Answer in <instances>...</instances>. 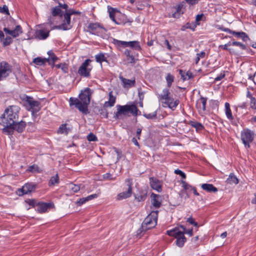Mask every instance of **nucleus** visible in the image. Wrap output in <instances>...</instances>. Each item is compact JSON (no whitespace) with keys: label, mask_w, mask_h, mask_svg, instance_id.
I'll use <instances>...</instances> for the list:
<instances>
[{"label":"nucleus","mask_w":256,"mask_h":256,"mask_svg":"<svg viewBox=\"0 0 256 256\" xmlns=\"http://www.w3.org/2000/svg\"><path fill=\"white\" fill-rule=\"evenodd\" d=\"M36 188V185L32 183L26 184L20 190L22 194H28L34 191Z\"/></svg>","instance_id":"412c9836"},{"label":"nucleus","mask_w":256,"mask_h":256,"mask_svg":"<svg viewBox=\"0 0 256 256\" xmlns=\"http://www.w3.org/2000/svg\"><path fill=\"white\" fill-rule=\"evenodd\" d=\"M48 54L49 56V60L50 59L52 60V64H54V62L56 61L58 59V57L56 56V54L54 53V52L52 50L48 51Z\"/></svg>","instance_id":"a18cd8bd"},{"label":"nucleus","mask_w":256,"mask_h":256,"mask_svg":"<svg viewBox=\"0 0 256 256\" xmlns=\"http://www.w3.org/2000/svg\"><path fill=\"white\" fill-rule=\"evenodd\" d=\"M37 211L39 213H44L47 211L48 208L54 207L52 202H38L36 204Z\"/></svg>","instance_id":"4468645a"},{"label":"nucleus","mask_w":256,"mask_h":256,"mask_svg":"<svg viewBox=\"0 0 256 256\" xmlns=\"http://www.w3.org/2000/svg\"><path fill=\"white\" fill-rule=\"evenodd\" d=\"M100 115L102 116L105 118H108V113L105 108H100L98 110Z\"/></svg>","instance_id":"6e6d98bb"},{"label":"nucleus","mask_w":256,"mask_h":256,"mask_svg":"<svg viewBox=\"0 0 256 256\" xmlns=\"http://www.w3.org/2000/svg\"><path fill=\"white\" fill-rule=\"evenodd\" d=\"M232 46H238L240 47L242 50H246V45H244L243 44H242L240 42H236V41L233 42H232Z\"/></svg>","instance_id":"864d4df0"},{"label":"nucleus","mask_w":256,"mask_h":256,"mask_svg":"<svg viewBox=\"0 0 256 256\" xmlns=\"http://www.w3.org/2000/svg\"><path fill=\"white\" fill-rule=\"evenodd\" d=\"M124 54L126 57V60L128 63H135V58L134 56L132 55V52L130 50H128V49L124 51Z\"/></svg>","instance_id":"c756f323"},{"label":"nucleus","mask_w":256,"mask_h":256,"mask_svg":"<svg viewBox=\"0 0 256 256\" xmlns=\"http://www.w3.org/2000/svg\"><path fill=\"white\" fill-rule=\"evenodd\" d=\"M166 80L167 82V86L170 88L172 86V83L174 80V76L170 74H168L166 76Z\"/></svg>","instance_id":"37998d69"},{"label":"nucleus","mask_w":256,"mask_h":256,"mask_svg":"<svg viewBox=\"0 0 256 256\" xmlns=\"http://www.w3.org/2000/svg\"><path fill=\"white\" fill-rule=\"evenodd\" d=\"M146 195H137L135 196L136 199L137 200L138 202H142L144 201L146 198Z\"/></svg>","instance_id":"052dcab7"},{"label":"nucleus","mask_w":256,"mask_h":256,"mask_svg":"<svg viewBox=\"0 0 256 256\" xmlns=\"http://www.w3.org/2000/svg\"><path fill=\"white\" fill-rule=\"evenodd\" d=\"M96 62L102 64L103 62H107L106 58L103 53H100L95 56Z\"/></svg>","instance_id":"ea45409f"},{"label":"nucleus","mask_w":256,"mask_h":256,"mask_svg":"<svg viewBox=\"0 0 256 256\" xmlns=\"http://www.w3.org/2000/svg\"><path fill=\"white\" fill-rule=\"evenodd\" d=\"M116 108L117 111L114 113V118L116 120L120 119L122 114L126 116L128 112L130 113L132 116H135L138 115V112H140L134 103L124 106L118 104L116 106Z\"/></svg>","instance_id":"39448f33"},{"label":"nucleus","mask_w":256,"mask_h":256,"mask_svg":"<svg viewBox=\"0 0 256 256\" xmlns=\"http://www.w3.org/2000/svg\"><path fill=\"white\" fill-rule=\"evenodd\" d=\"M254 135V132L248 128L244 129L242 131L241 139L246 148L250 147V144L253 141Z\"/></svg>","instance_id":"9d476101"},{"label":"nucleus","mask_w":256,"mask_h":256,"mask_svg":"<svg viewBox=\"0 0 256 256\" xmlns=\"http://www.w3.org/2000/svg\"><path fill=\"white\" fill-rule=\"evenodd\" d=\"M249 98L250 101V107L254 110H256V98L252 96H250Z\"/></svg>","instance_id":"de8ad7c7"},{"label":"nucleus","mask_w":256,"mask_h":256,"mask_svg":"<svg viewBox=\"0 0 256 256\" xmlns=\"http://www.w3.org/2000/svg\"><path fill=\"white\" fill-rule=\"evenodd\" d=\"M68 188L72 193L78 192L80 190V186L73 184H70L68 186Z\"/></svg>","instance_id":"79ce46f5"},{"label":"nucleus","mask_w":256,"mask_h":256,"mask_svg":"<svg viewBox=\"0 0 256 256\" xmlns=\"http://www.w3.org/2000/svg\"><path fill=\"white\" fill-rule=\"evenodd\" d=\"M27 171L32 172H40V170L37 165L33 164L28 166Z\"/></svg>","instance_id":"c03bdc74"},{"label":"nucleus","mask_w":256,"mask_h":256,"mask_svg":"<svg viewBox=\"0 0 256 256\" xmlns=\"http://www.w3.org/2000/svg\"><path fill=\"white\" fill-rule=\"evenodd\" d=\"M232 34L237 38H241L244 42H246L249 40L248 36L244 32H237L233 30Z\"/></svg>","instance_id":"72a5a7b5"},{"label":"nucleus","mask_w":256,"mask_h":256,"mask_svg":"<svg viewBox=\"0 0 256 256\" xmlns=\"http://www.w3.org/2000/svg\"><path fill=\"white\" fill-rule=\"evenodd\" d=\"M108 11L109 16L110 19L118 25H124L126 23L130 21L126 15L123 14L117 11V13L115 15L116 10L114 8L108 6Z\"/></svg>","instance_id":"6e6552de"},{"label":"nucleus","mask_w":256,"mask_h":256,"mask_svg":"<svg viewBox=\"0 0 256 256\" xmlns=\"http://www.w3.org/2000/svg\"><path fill=\"white\" fill-rule=\"evenodd\" d=\"M70 130V128L66 127V124H61L58 130V133L60 134H68Z\"/></svg>","instance_id":"f704fd0d"},{"label":"nucleus","mask_w":256,"mask_h":256,"mask_svg":"<svg viewBox=\"0 0 256 256\" xmlns=\"http://www.w3.org/2000/svg\"><path fill=\"white\" fill-rule=\"evenodd\" d=\"M220 29L222 30V31L228 32L231 34H232V32H233V30H230V29H229L228 28H224L223 27L220 28Z\"/></svg>","instance_id":"774afa93"},{"label":"nucleus","mask_w":256,"mask_h":256,"mask_svg":"<svg viewBox=\"0 0 256 256\" xmlns=\"http://www.w3.org/2000/svg\"><path fill=\"white\" fill-rule=\"evenodd\" d=\"M174 173L176 174H179L183 179H185L186 178V174L180 170H174Z\"/></svg>","instance_id":"bf43d9fd"},{"label":"nucleus","mask_w":256,"mask_h":256,"mask_svg":"<svg viewBox=\"0 0 256 256\" xmlns=\"http://www.w3.org/2000/svg\"><path fill=\"white\" fill-rule=\"evenodd\" d=\"M119 78L122 83V86L124 88H129L135 86V78H134L133 80H129L126 78L122 76H120Z\"/></svg>","instance_id":"a211bd4d"},{"label":"nucleus","mask_w":256,"mask_h":256,"mask_svg":"<svg viewBox=\"0 0 256 256\" xmlns=\"http://www.w3.org/2000/svg\"><path fill=\"white\" fill-rule=\"evenodd\" d=\"M192 232V228L187 230L184 226L180 225L178 227L167 230L166 234L170 236H174L176 238V244L181 248L183 246L186 240L184 234H187L191 236L193 234Z\"/></svg>","instance_id":"7ed1b4c3"},{"label":"nucleus","mask_w":256,"mask_h":256,"mask_svg":"<svg viewBox=\"0 0 256 256\" xmlns=\"http://www.w3.org/2000/svg\"><path fill=\"white\" fill-rule=\"evenodd\" d=\"M130 46L136 50H140L141 46L140 42L136 40L128 42V47Z\"/></svg>","instance_id":"c9c22d12"},{"label":"nucleus","mask_w":256,"mask_h":256,"mask_svg":"<svg viewBox=\"0 0 256 256\" xmlns=\"http://www.w3.org/2000/svg\"><path fill=\"white\" fill-rule=\"evenodd\" d=\"M182 188L185 190H188L190 188H192V186H190V185H189L186 182L184 181V180H182Z\"/></svg>","instance_id":"680f3d73"},{"label":"nucleus","mask_w":256,"mask_h":256,"mask_svg":"<svg viewBox=\"0 0 256 256\" xmlns=\"http://www.w3.org/2000/svg\"><path fill=\"white\" fill-rule=\"evenodd\" d=\"M26 122L24 121L21 120L20 122L16 121V122L14 124V126H11L12 129V134L14 133V130L17 131L18 132H22L26 128Z\"/></svg>","instance_id":"f3484780"},{"label":"nucleus","mask_w":256,"mask_h":256,"mask_svg":"<svg viewBox=\"0 0 256 256\" xmlns=\"http://www.w3.org/2000/svg\"><path fill=\"white\" fill-rule=\"evenodd\" d=\"M91 61L90 59H86L82 64L78 70V73L80 76L85 78H90V71L92 69V66L90 64Z\"/></svg>","instance_id":"1a4fd4ad"},{"label":"nucleus","mask_w":256,"mask_h":256,"mask_svg":"<svg viewBox=\"0 0 256 256\" xmlns=\"http://www.w3.org/2000/svg\"><path fill=\"white\" fill-rule=\"evenodd\" d=\"M142 132V128H138L136 132V136L138 140L140 139V136Z\"/></svg>","instance_id":"0e129e2a"},{"label":"nucleus","mask_w":256,"mask_h":256,"mask_svg":"<svg viewBox=\"0 0 256 256\" xmlns=\"http://www.w3.org/2000/svg\"><path fill=\"white\" fill-rule=\"evenodd\" d=\"M81 12L79 11L75 10L73 9H69L68 11L66 12L64 14V20L65 22H68L69 26H70V28L72 27V24L71 22V15L72 14H76V15H80V14Z\"/></svg>","instance_id":"2eb2a0df"},{"label":"nucleus","mask_w":256,"mask_h":256,"mask_svg":"<svg viewBox=\"0 0 256 256\" xmlns=\"http://www.w3.org/2000/svg\"><path fill=\"white\" fill-rule=\"evenodd\" d=\"M200 100L201 103L202 104V110L204 111L206 109V104L207 101V98L201 96L200 98Z\"/></svg>","instance_id":"603ef678"},{"label":"nucleus","mask_w":256,"mask_h":256,"mask_svg":"<svg viewBox=\"0 0 256 256\" xmlns=\"http://www.w3.org/2000/svg\"><path fill=\"white\" fill-rule=\"evenodd\" d=\"M59 183V177L58 174H56L54 176H52L49 182L48 186H54L56 184H58Z\"/></svg>","instance_id":"a19ab883"},{"label":"nucleus","mask_w":256,"mask_h":256,"mask_svg":"<svg viewBox=\"0 0 256 256\" xmlns=\"http://www.w3.org/2000/svg\"><path fill=\"white\" fill-rule=\"evenodd\" d=\"M87 139L90 142H96V141H98L97 137L93 133H92V132L90 133L87 136Z\"/></svg>","instance_id":"3c124183"},{"label":"nucleus","mask_w":256,"mask_h":256,"mask_svg":"<svg viewBox=\"0 0 256 256\" xmlns=\"http://www.w3.org/2000/svg\"><path fill=\"white\" fill-rule=\"evenodd\" d=\"M132 192L130 189H128L127 191L120 193L117 196V198L118 200H122L130 198L132 196Z\"/></svg>","instance_id":"c85d7f7f"},{"label":"nucleus","mask_w":256,"mask_h":256,"mask_svg":"<svg viewBox=\"0 0 256 256\" xmlns=\"http://www.w3.org/2000/svg\"><path fill=\"white\" fill-rule=\"evenodd\" d=\"M170 93L167 88H164L161 94L158 95V100L162 104L163 106L168 107L174 110L180 103V100L174 98L170 96Z\"/></svg>","instance_id":"20e7f679"},{"label":"nucleus","mask_w":256,"mask_h":256,"mask_svg":"<svg viewBox=\"0 0 256 256\" xmlns=\"http://www.w3.org/2000/svg\"><path fill=\"white\" fill-rule=\"evenodd\" d=\"M136 5L138 10H142L145 7H150L148 0H136Z\"/></svg>","instance_id":"4be33fe9"},{"label":"nucleus","mask_w":256,"mask_h":256,"mask_svg":"<svg viewBox=\"0 0 256 256\" xmlns=\"http://www.w3.org/2000/svg\"><path fill=\"white\" fill-rule=\"evenodd\" d=\"M28 203L29 205L32 206H36L37 204L36 202L34 200H29L28 201Z\"/></svg>","instance_id":"69168bd1"},{"label":"nucleus","mask_w":256,"mask_h":256,"mask_svg":"<svg viewBox=\"0 0 256 256\" xmlns=\"http://www.w3.org/2000/svg\"><path fill=\"white\" fill-rule=\"evenodd\" d=\"M52 66H54L56 68H60L62 70V71L65 74L68 72V65L66 63H61L56 65L54 64H52Z\"/></svg>","instance_id":"58836bf2"},{"label":"nucleus","mask_w":256,"mask_h":256,"mask_svg":"<svg viewBox=\"0 0 256 256\" xmlns=\"http://www.w3.org/2000/svg\"><path fill=\"white\" fill-rule=\"evenodd\" d=\"M158 211H152L148 216L142 224L141 228L142 231H146L148 230L154 228L157 224Z\"/></svg>","instance_id":"0eeeda50"},{"label":"nucleus","mask_w":256,"mask_h":256,"mask_svg":"<svg viewBox=\"0 0 256 256\" xmlns=\"http://www.w3.org/2000/svg\"><path fill=\"white\" fill-rule=\"evenodd\" d=\"M103 178L105 180H116V177H113L112 174L110 173H106L103 175Z\"/></svg>","instance_id":"4d7b16f0"},{"label":"nucleus","mask_w":256,"mask_h":256,"mask_svg":"<svg viewBox=\"0 0 256 256\" xmlns=\"http://www.w3.org/2000/svg\"><path fill=\"white\" fill-rule=\"evenodd\" d=\"M98 197L97 194H92L91 195H90L86 198H80L77 202H76V204L78 206H80L86 202L92 200L94 198H96Z\"/></svg>","instance_id":"393cba45"},{"label":"nucleus","mask_w":256,"mask_h":256,"mask_svg":"<svg viewBox=\"0 0 256 256\" xmlns=\"http://www.w3.org/2000/svg\"><path fill=\"white\" fill-rule=\"evenodd\" d=\"M20 110V107L16 106H10L5 110L0 117V124L4 126L2 129V132L7 134H12V128L11 126H14L18 120Z\"/></svg>","instance_id":"f257e3e1"},{"label":"nucleus","mask_w":256,"mask_h":256,"mask_svg":"<svg viewBox=\"0 0 256 256\" xmlns=\"http://www.w3.org/2000/svg\"><path fill=\"white\" fill-rule=\"evenodd\" d=\"M112 43L118 48L123 46L124 48L128 47V42L119 40L114 38Z\"/></svg>","instance_id":"e433bc0d"},{"label":"nucleus","mask_w":256,"mask_h":256,"mask_svg":"<svg viewBox=\"0 0 256 256\" xmlns=\"http://www.w3.org/2000/svg\"><path fill=\"white\" fill-rule=\"evenodd\" d=\"M226 182L230 184H236L238 183V180L233 173H231L227 178Z\"/></svg>","instance_id":"2f4dec72"},{"label":"nucleus","mask_w":256,"mask_h":256,"mask_svg":"<svg viewBox=\"0 0 256 256\" xmlns=\"http://www.w3.org/2000/svg\"><path fill=\"white\" fill-rule=\"evenodd\" d=\"M189 124L194 128L197 132L200 131L204 128V126L197 121L190 120L189 122Z\"/></svg>","instance_id":"473e14b6"},{"label":"nucleus","mask_w":256,"mask_h":256,"mask_svg":"<svg viewBox=\"0 0 256 256\" xmlns=\"http://www.w3.org/2000/svg\"><path fill=\"white\" fill-rule=\"evenodd\" d=\"M201 188L204 190L208 192H216L218 191V188L214 187L212 184H202Z\"/></svg>","instance_id":"bb28decb"},{"label":"nucleus","mask_w":256,"mask_h":256,"mask_svg":"<svg viewBox=\"0 0 256 256\" xmlns=\"http://www.w3.org/2000/svg\"><path fill=\"white\" fill-rule=\"evenodd\" d=\"M92 92L93 90L88 88L81 90L78 96L79 99L74 98H70V106L74 105L80 112L87 114L88 112V106L90 103Z\"/></svg>","instance_id":"f03ea898"},{"label":"nucleus","mask_w":256,"mask_h":256,"mask_svg":"<svg viewBox=\"0 0 256 256\" xmlns=\"http://www.w3.org/2000/svg\"><path fill=\"white\" fill-rule=\"evenodd\" d=\"M220 48H222L224 50H228L230 53H231V48H228L227 46V45H220L219 46Z\"/></svg>","instance_id":"338daca9"},{"label":"nucleus","mask_w":256,"mask_h":256,"mask_svg":"<svg viewBox=\"0 0 256 256\" xmlns=\"http://www.w3.org/2000/svg\"><path fill=\"white\" fill-rule=\"evenodd\" d=\"M157 112L155 111L152 113L144 114V116L148 119H154L156 118Z\"/></svg>","instance_id":"49530a36"},{"label":"nucleus","mask_w":256,"mask_h":256,"mask_svg":"<svg viewBox=\"0 0 256 256\" xmlns=\"http://www.w3.org/2000/svg\"><path fill=\"white\" fill-rule=\"evenodd\" d=\"M179 74L180 75L181 78L183 81H185L194 78L192 73L190 71H188L186 72L182 70H179Z\"/></svg>","instance_id":"a878e982"},{"label":"nucleus","mask_w":256,"mask_h":256,"mask_svg":"<svg viewBox=\"0 0 256 256\" xmlns=\"http://www.w3.org/2000/svg\"><path fill=\"white\" fill-rule=\"evenodd\" d=\"M108 100L104 102V108L112 107L114 106L116 101V97L112 94V92H110L108 94Z\"/></svg>","instance_id":"5701e85b"},{"label":"nucleus","mask_w":256,"mask_h":256,"mask_svg":"<svg viewBox=\"0 0 256 256\" xmlns=\"http://www.w3.org/2000/svg\"><path fill=\"white\" fill-rule=\"evenodd\" d=\"M70 28H70V26H69L68 22H65V20L64 18L62 20V24H60L58 26H54L52 29V30L58 29V30H69Z\"/></svg>","instance_id":"cd10ccee"},{"label":"nucleus","mask_w":256,"mask_h":256,"mask_svg":"<svg viewBox=\"0 0 256 256\" xmlns=\"http://www.w3.org/2000/svg\"><path fill=\"white\" fill-rule=\"evenodd\" d=\"M12 66L2 61L0 63V80L6 78L12 72Z\"/></svg>","instance_id":"f8f14e48"},{"label":"nucleus","mask_w":256,"mask_h":256,"mask_svg":"<svg viewBox=\"0 0 256 256\" xmlns=\"http://www.w3.org/2000/svg\"><path fill=\"white\" fill-rule=\"evenodd\" d=\"M0 12L4 14H6L7 15H10L8 6L6 5H4L2 7L0 6Z\"/></svg>","instance_id":"8fccbe9b"},{"label":"nucleus","mask_w":256,"mask_h":256,"mask_svg":"<svg viewBox=\"0 0 256 256\" xmlns=\"http://www.w3.org/2000/svg\"><path fill=\"white\" fill-rule=\"evenodd\" d=\"M50 35V31L44 30H38L35 32V38L40 40H46Z\"/></svg>","instance_id":"aec40b11"},{"label":"nucleus","mask_w":256,"mask_h":256,"mask_svg":"<svg viewBox=\"0 0 256 256\" xmlns=\"http://www.w3.org/2000/svg\"><path fill=\"white\" fill-rule=\"evenodd\" d=\"M58 6L60 8L61 10L64 9V12H66L68 11L69 9H68V6L66 4H62L60 2H58Z\"/></svg>","instance_id":"13d9d810"},{"label":"nucleus","mask_w":256,"mask_h":256,"mask_svg":"<svg viewBox=\"0 0 256 256\" xmlns=\"http://www.w3.org/2000/svg\"><path fill=\"white\" fill-rule=\"evenodd\" d=\"M46 62H49V58H42L37 57L34 59L33 62L36 65L42 66L44 65Z\"/></svg>","instance_id":"7c9ffc66"},{"label":"nucleus","mask_w":256,"mask_h":256,"mask_svg":"<svg viewBox=\"0 0 256 256\" xmlns=\"http://www.w3.org/2000/svg\"><path fill=\"white\" fill-rule=\"evenodd\" d=\"M225 110H226V114L228 119L229 120H233L234 118L232 115V113L230 108V105L229 103L226 102L225 104Z\"/></svg>","instance_id":"4c0bfd02"},{"label":"nucleus","mask_w":256,"mask_h":256,"mask_svg":"<svg viewBox=\"0 0 256 256\" xmlns=\"http://www.w3.org/2000/svg\"><path fill=\"white\" fill-rule=\"evenodd\" d=\"M64 11L61 10L60 8L58 6L52 8L51 14L53 16H59L62 18V16H64Z\"/></svg>","instance_id":"b1692460"},{"label":"nucleus","mask_w":256,"mask_h":256,"mask_svg":"<svg viewBox=\"0 0 256 256\" xmlns=\"http://www.w3.org/2000/svg\"><path fill=\"white\" fill-rule=\"evenodd\" d=\"M87 28L88 32L97 36H99L104 33L106 31V29L103 27V26L98 22L90 23Z\"/></svg>","instance_id":"9b49d317"},{"label":"nucleus","mask_w":256,"mask_h":256,"mask_svg":"<svg viewBox=\"0 0 256 256\" xmlns=\"http://www.w3.org/2000/svg\"><path fill=\"white\" fill-rule=\"evenodd\" d=\"M22 101L26 110L31 112L32 115L38 112L41 109L40 102L35 100L32 97L24 96Z\"/></svg>","instance_id":"423d86ee"},{"label":"nucleus","mask_w":256,"mask_h":256,"mask_svg":"<svg viewBox=\"0 0 256 256\" xmlns=\"http://www.w3.org/2000/svg\"><path fill=\"white\" fill-rule=\"evenodd\" d=\"M225 76V74L224 73H220L218 76L215 78H214V82H217L218 80H220L222 79Z\"/></svg>","instance_id":"e2e57ef3"},{"label":"nucleus","mask_w":256,"mask_h":256,"mask_svg":"<svg viewBox=\"0 0 256 256\" xmlns=\"http://www.w3.org/2000/svg\"><path fill=\"white\" fill-rule=\"evenodd\" d=\"M125 183L128 186V189H130V191L132 192V186L133 184L132 180L131 178H126L125 180Z\"/></svg>","instance_id":"09e8293b"},{"label":"nucleus","mask_w":256,"mask_h":256,"mask_svg":"<svg viewBox=\"0 0 256 256\" xmlns=\"http://www.w3.org/2000/svg\"><path fill=\"white\" fill-rule=\"evenodd\" d=\"M150 184L151 188L158 192L162 191V182L154 177H150L149 178Z\"/></svg>","instance_id":"ddd939ff"},{"label":"nucleus","mask_w":256,"mask_h":256,"mask_svg":"<svg viewBox=\"0 0 256 256\" xmlns=\"http://www.w3.org/2000/svg\"><path fill=\"white\" fill-rule=\"evenodd\" d=\"M12 42V40L10 36H6L4 40L3 44L4 46L10 45Z\"/></svg>","instance_id":"5fc2aeb1"},{"label":"nucleus","mask_w":256,"mask_h":256,"mask_svg":"<svg viewBox=\"0 0 256 256\" xmlns=\"http://www.w3.org/2000/svg\"><path fill=\"white\" fill-rule=\"evenodd\" d=\"M4 31L6 33L10 34L13 38L18 36L22 32V27L18 25L16 26L14 30H10L8 28H4Z\"/></svg>","instance_id":"dca6fc26"},{"label":"nucleus","mask_w":256,"mask_h":256,"mask_svg":"<svg viewBox=\"0 0 256 256\" xmlns=\"http://www.w3.org/2000/svg\"><path fill=\"white\" fill-rule=\"evenodd\" d=\"M152 204L155 208H158L162 205V196L159 194H154L152 193Z\"/></svg>","instance_id":"6ab92c4d"}]
</instances>
